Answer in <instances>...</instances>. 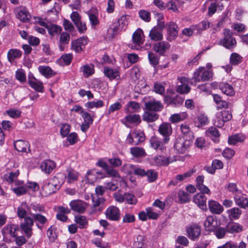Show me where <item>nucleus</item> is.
Here are the masks:
<instances>
[{"label":"nucleus","mask_w":248,"mask_h":248,"mask_svg":"<svg viewBox=\"0 0 248 248\" xmlns=\"http://www.w3.org/2000/svg\"><path fill=\"white\" fill-rule=\"evenodd\" d=\"M223 38L220 41V44L228 49L234 48L236 45V41L233 37V32L228 29L223 30Z\"/></svg>","instance_id":"nucleus-1"},{"label":"nucleus","mask_w":248,"mask_h":248,"mask_svg":"<svg viewBox=\"0 0 248 248\" xmlns=\"http://www.w3.org/2000/svg\"><path fill=\"white\" fill-rule=\"evenodd\" d=\"M192 141L186 139L185 137H179L174 143V149L177 154H183L187 150Z\"/></svg>","instance_id":"nucleus-2"},{"label":"nucleus","mask_w":248,"mask_h":248,"mask_svg":"<svg viewBox=\"0 0 248 248\" xmlns=\"http://www.w3.org/2000/svg\"><path fill=\"white\" fill-rule=\"evenodd\" d=\"M145 137L143 132L135 130L130 132L127 135L126 142L133 145H139L145 140Z\"/></svg>","instance_id":"nucleus-3"},{"label":"nucleus","mask_w":248,"mask_h":248,"mask_svg":"<svg viewBox=\"0 0 248 248\" xmlns=\"http://www.w3.org/2000/svg\"><path fill=\"white\" fill-rule=\"evenodd\" d=\"M164 101L168 106L178 107L183 105L184 98L177 94L175 96L164 95Z\"/></svg>","instance_id":"nucleus-4"},{"label":"nucleus","mask_w":248,"mask_h":248,"mask_svg":"<svg viewBox=\"0 0 248 248\" xmlns=\"http://www.w3.org/2000/svg\"><path fill=\"white\" fill-rule=\"evenodd\" d=\"M167 143L164 142V139L162 141L156 137H152L150 140L151 147L160 153H163L166 152V147L165 144Z\"/></svg>","instance_id":"nucleus-5"},{"label":"nucleus","mask_w":248,"mask_h":248,"mask_svg":"<svg viewBox=\"0 0 248 248\" xmlns=\"http://www.w3.org/2000/svg\"><path fill=\"white\" fill-rule=\"evenodd\" d=\"M219 224V221L216 216H209L204 220L203 225L206 231L212 232L217 229Z\"/></svg>","instance_id":"nucleus-6"},{"label":"nucleus","mask_w":248,"mask_h":248,"mask_svg":"<svg viewBox=\"0 0 248 248\" xmlns=\"http://www.w3.org/2000/svg\"><path fill=\"white\" fill-rule=\"evenodd\" d=\"M24 219V222L20 224V228L27 237L30 238L32 234L33 220L30 217H26Z\"/></svg>","instance_id":"nucleus-7"},{"label":"nucleus","mask_w":248,"mask_h":248,"mask_svg":"<svg viewBox=\"0 0 248 248\" xmlns=\"http://www.w3.org/2000/svg\"><path fill=\"white\" fill-rule=\"evenodd\" d=\"M158 132L164 137V142L168 143L170 140V136L172 133L171 124L168 123H162L159 126Z\"/></svg>","instance_id":"nucleus-8"},{"label":"nucleus","mask_w":248,"mask_h":248,"mask_svg":"<svg viewBox=\"0 0 248 248\" xmlns=\"http://www.w3.org/2000/svg\"><path fill=\"white\" fill-rule=\"evenodd\" d=\"M106 218L112 221H118L120 218V211L115 206L108 207L105 212Z\"/></svg>","instance_id":"nucleus-9"},{"label":"nucleus","mask_w":248,"mask_h":248,"mask_svg":"<svg viewBox=\"0 0 248 248\" xmlns=\"http://www.w3.org/2000/svg\"><path fill=\"white\" fill-rule=\"evenodd\" d=\"M69 205L73 211L79 213H83L87 207V203L79 200L72 201Z\"/></svg>","instance_id":"nucleus-10"},{"label":"nucleus","mask_w":248,"mask_h":248,"mask_svg":"<svg viewBox=\"0 0 248 248\" xmlns=\"http://www.w3.org/2000/svg\"><path fill=\"white\" fill-rule=\"evenodd\" d=\"M88 39L86 36H82L71 42V47L77 53L82 51V46H85L88 42Z\"/></svg>","instance_id":"nucleus-11"},{"label":"nucleus","mask_w":248,"mask_h":248,"mask_svg":"<svg viewBox=\"0 0 248 248\" xmlns=\"http://www.w3.org/2000/svg\"><path fill=\"white\" fill-rule=\"evenodd\" d=\"M145 108L146 110L157 113L163 109V105L160 101L154 99L145 102Z\"/></svg>","instance_id":"nucleus-12"},{"label":"nucleus","mask_w":248,"mask_h":248,"mask_svg":"<svg viewBox=\"0 0 248 248\" xmlns=\"http://www.w3.org/2000/svg\"><path fill=\"white\" fill-rule=\"evenodd\" d=\"M31 215L33 220V223L35 222L36 226L40 230H42L48 222L46 217L40 213H31Z\"/></svg>","instance_id":"nucleus-13"},{"label":"nucleus","mask_w":248,"mask_h":248,"mask_svg":"<svg viewBox=\"0 0 248 248\" xmlns=\"http://www.w3.org/2000/svg\"><path fill=\"white\" fill-rule=\"evenodd\" d=\"M167 28V39L169 41L174 40L178 34V26L176 23L170 22L166 25Z\"/></svg>","instance_id":"nucleus-14"},{"label":"nucleus","mask_w":248,"mask_h":248,"mask_svg":"<svg viewBox=\"0 0 248 248\" xmlns=\"http://www.w3.org/2000/svg\"><path fill=\"white\" fill-rule=\"evenodd\" d=\"M105 187L98 186L95 188L96 195H92V201L93 202V205L94 207L99 206L101 203H103L104 199L102 198L97 197L98 196H102L103 195L105 191Z\"/></svg>","instance_id":"nucleus-15"},{"label":"nucleus","mask_w":248,"mask_h":248,"mask_svg":"<svg viewBox=\"0 0 248 248\" xmlns=\"http://www.w3.org/2000/svg\"><path fill=\"white\" fill-rule=\"evenodd\" d=\"M186 232L189 239L195 240L201 234V228L197 224H192L187 228Z\"/></svg>","instance_id":"nucleus-16"},{"label":"nucleus","mask_w":248,"mask_h":248,"mask_svg":"<svg viewBox=\"0 0 248 248\" xmlns=\"http://www.w3.org/2000/svg\"><path fill=\"white\" fill-rule=\"evenodd\" d=\"M207 198L202 193H198L193 197V202L203 211H207Z\"/></svg>","instance_id":"nucleus-17"},{"label":"nucleus","mask_w":248,"mask_h":248,"mask_svg":"<svg viewBox=\"0 0 248 248\" xmlns=\"http://www.w3.org/2000/svg\"><path fill=\"white\" fill-rule=\"evenodd\" d=\"M170 44L166 41L158 42L154 44L153 49L160 55H164L166 52L170 47Z\"/></svg>","instance_id":"nucleus-18"},{"label":"nucleus","mask_w":248,"mask_h":248,"mask_svg":"<svg viewBox=\"0 0 248 248\" xmlns=\"http://www.w3.org/2000/svg\"><path fill=\"white\" fill-rule=\"evenodd\" d=\"M208 207L210 211L214 214H220L224 210L223 206L219 203L213 200L209 201Z\"/></svg>","instance_id":"nucleus-19"},{"label":"nucleus","mask_w":248,"mask_h":248,"mask_svg":"<svg viewBox=\"0 0 248 248\" xmlns=\"http://www.w3.org/2000/svg\"><path fill=\"white\" fill-rule=\"evenodd\" d=\"M16 17L21 21L29 22L31 18V15L25 7H21L16 14Z\"/></svg>","instance_id":"nucleus-20"},{"label":"nucleus","mask_w":248,"mask_h":248,"mask_svg":"<svg viewBox=\"0 0 248 248\" xmlns=\"http://www.w3.org/2000/svg\"><path fill=\"white\" fill-rule=\"evenodd\" d=\"M104 74L110 80L118 79L120 78V73L118 70L112 69L108 67H105Z\"/></svg>","instance_id":"nucleus-21"},{"label":"nucleus","mask_w":248,"mask_h":248,"mask_svg":"<svg viewBox=\"0 0 248 248\" xmlns=\"http://www.w3.org/2000/svg\"><path fill=\"white\" fill-rule=\"evenodd\" d=\"M15 149L20 152L28 153L30 151V144L28 142L23 140H17L14 142Z\"/></svg>","instance_id":"nucleus-22"},{"label":"nucleus","mask_w":248,"mask_h":248,"mask_svg":"<svg viewBox=\"0 0 248 248\" xmlns=\"http://www.w3.org/2000/svg\"><path fill=\"white\" fill-rule=\"evenodd\" d=\"M65 179L66 176L64 173H58L53 178L50 179L49 181L53 183L56 188L59 189L63 184Z\"/></svg>","instance_id":"nucleus-23"},{"label":"nucleus","mask_w":248,"mask_h":248,"mask_svg":"<svg viewBox=\"0 0 248 248\" xmlns=\"http://www.w3.org/2000/svg\"><path fill=\"white\" fill-rule=\"evenodd\" d=\"M223 8V5L220 1L215 0L212 2L208 8V15L212 16L218 10L221 11Z\"/></svg>","instance_id":"nucleus-24"},{"label":"nucleus","mask_w":248,"mask_h":248,"mask_svg":"<svg viewBox=\"0 0 248 248\" xmlns=\"http://www.w3.org/2000/svg\"><path fill=\"white\" fill-rule=\"evenodd\" d=\"M38 71L43 76L47 78L54 76L56 73L49 66L46 65H40L38 67Z\"/></svg>","instance_id":"nucleus-25"},{"label":"nucleus","mask_w":248,"mask_h":248,"mask_svg":"<svg viewBox=\"0 0 248 248\" xmlns=\"http://www.w3.org/2000/svg\"><path fill=\"white\" fill-rule=\"evenodd\" d=\"M180 129L182 133L183 134L182 137H185L186 139L193 141L194 139V134L187 124H182L180 126Z\"/></svg>","instance_id":"nucleus-26"},{"label":"nucleus","mask_w":248,"mask_h":248,"mask_svg":"<svg viewBox=\"0 0 248 248\" xmlns=\"http://www.w3.org/2000/svg\"><path fill=\"white\" fill-rule=\"evenodd\" d=\"M55 167V163L51 160L43 161L40 165L41 170L46 173H50Z\"/></svg>","instance_id":"nucleus-27"},{"label":"nucleus","mask_w":248,"mask_h":248,"mask_svg":"<svg viewBox=\"0 0 248 248\" xmlns=\"http://www.w3.org/2000/svg\"><path fill=\"white\" fill-rule=\"evenodd\" d=\"M159 115L155 112L146 110L143 115L142 119L144 121L147 123H152L158 119Z\"/></svg>","instance_id":"nucleus-28"},{"label":"nucleus","mask_w":248,"mask_h":248,"mask_svg":"<svg viewBox=\"0 0 248 248\" xmlns=\"http://www.w3.org/2000/svg\"><path fill=\"white\" fill-rule=\"evenodd\" d=\"M70 39V34L67 32H62L60 33L58 45L61 50H63L65 46L69 43Z\"/></svg>","instance_id":"nucleus-29"},{"label":"nucleus","mask_w":248,"mask_h":248,"mask_svg":"<svg viewBox=\"0 0 248 248\" xmlns=\"http://www.w3.org/2000/svg\"><path fill=\"white\" fill-rule=\"evenodd\" d=\"M66 173L64 174L67 178V182L69 183L76 181L78 179V173L72 168H68L65 171Z\"/></svg>","instance_id":"nucleus-30"},{"label":"nucleus","mask_w":248,"mask_h":248,"mask_svg":"<svg viewBox=\"0 0 248 248\" xmlns=\"http://www.w3.org/2000/svg\"><path fill=\"white\" fill-rule=\"evenodd\" d=\"M205 134L214 141L217 143L219 141L218 138L220 137V134L218 130L214 127H209L205 132Z\"/></svg>","instance_id":"nucleus-31"},{"label":"nucleus","mask_w":248,"mask_h":248,"mask_svg":"<svg viewBox=\"0 0 248 248\" xmlns=\"http://www.w3.org/2000/svg\"><path fill=\"white\" fill-rule=\"evenodd\" d=\"M149 37L154 41H158L163 39V31L156 28H153L150 31Z\"/></svg>","instance_id":"nucleus-32"},{"label":"nucleus","mask_w":248,"mask_h":248,"mask_svg":"<svg viewBox=\"0 0 248 248\" xmlns=\"http://www.w3.org/2000/svg\"><path fill=\"white\" fill-rule=\"evenodd\" d=\"M17 186L12 188V191L17 195L20 196L25 194L27 190L26 185L23 184V181H18L15 184Z\"/></svg>","instance_id":"nucleus-33"},{"label":"nucleus","mask_w":248,"mask_h":248,"mask_svg":"<svg viewBox=\"0 0 248 248\" xmlns=\"http://www.w3.org/2000/svg\"><path fill=\"white\" fill-rule=\"evenodd\" d=\"M124 120L125 121V125L126 123L134 124L135 125L139 124L141 122V119L139 114H129L126 115Z\"/></svg>","instance_id":"nucleus-34"},{"label":"nucleus","mask_w":248,"mask_h":248,"mask_svg":"<svg viewBox=\"0 0 248 248\" xmlns=\"http://www.w3.org/2000/svg\"><path fill=\"white\" fill-rule=\"evenodd\" d=\"M214 101L216 104V107L217 109L227 108H228V103L222 99L221 97L217 94H213Z\"/></svg>","instance_id":"nucleus-35"},{"label":"nucleus","mask_w":248,"mask_h":248,"mask_svg":"<svg viewBox=\"0 0 248 248\" xmlns=\"http://www.w3.org/2000/svg\"><path fill=\"white\" fill-rule=\"evenodd\" d=\"M219 87L222 92L228 96H232L235 93L232 86L227 83H221Z\"/></svg>","instance_id":"nucleus-36"},{"label":"nucleus","mask_w":248,"mask_h":248,"mask_svg":"<svg viewBox=\"0 0 248 248\" xmlns=\"http://www.w3.org/2000/svg\"><path fill=\"white\" fill-rule=\"evenodd\" d=\"M234 200L235 204L243 208H248V198L235 194Z\"/></svg>","instance_id":"nucleus-37"},{"label":"nucleus","mask_w":248,"mask_h":248,"mask_svg":"<svg viewBox=\"0 0 248 248\" xmlns=\"http://www.w3.org/2000/svg\"><path fill=\"white\" fill-rule=\"evenodd\" d=\"M209 123L208 118L204 114H200L196 117L195 121V125L198 127L207 125Z\"/></svg>","instance_id":"nucleus-38"},{"label":"nucleus","mask_w":248,"mask_h":248,"mask_svg":"<svg viewBox=\"0 0 248 248\" xmlns=\"http://www.w3.org/2000/svg\"><path fill=\"white\" fill-rule=\"evenodd\" d=\"M246 139V136L242 134H236L228 138L229 144L235 145L238 142H242Z\"/></svg>","instance_id":"nucleus-39"},{"label":"nucleus","mask_w":248,"mask_h":248,"mask_svg":"<svg viewBox=\"0 0 248 248\" xmlns=\"http://www.w3.org/2000/svg\"><path fill=\"white\" fill-rule=\"evenodd\" d=\"M29 210V206L26 202H22L17 207V214L20 218H25L27 215V211Z\"/></svg>","instance_id":"nucleus-40"},{"label":"nucleus","mask_w":248,"mask_h":248,"mask_svg":"<svg viewBox=\"0 0 248 248\" xmlns=\"http://www.w3.org/2000/svg\"><path fill=\"white\" fill-rule=\"evenodd\" d=\"M228 232L233 233H238L243 230V227L239 224L235 222L229 223L226 225Z\"/></svg>","instance_id":"nucleus-41"},{"label":"nucleus","mask_w":248,"mask_h":248,"mask_svg":"<svg viewBox=\"0 0 248 248\" xmlns=\"http://www.w3.org/2000/svg\"><path fill=\"white\" fill-rule=\"evenodd\" d=\"M42 189L47 195L54 193L59 190L49 180L43 185Z\"/></svg>","instance_id":"nucleus-42"},{"label":"nucleus","mask_w":248,"mask_h":248,"mask_svg":"<svg viewBox=\"0 0 248 248\" xmlns=\"http://www.w3.org/2000/svg\"><path fill=\"white\" fill-rule=\"evenodd\" d=\"M187 114L186 112H182L179 113H175L172 114L170 117V120L172 123H176L185 120L187 118Z\"/></svg>","instance_id":"nucleus-43"},{"label":"nucleus","mask_w":248,"mask_h":248,"mask_svg":"<svg viewBox=\"0 0 248 248\" xmlns=\"http://www.w3.org/2000/svg\"><path fill=\"white\" fill-rule=\"evenodd\" d=\"M130 150L131 154L136 157H144L146 155L145 150L142 148L134 147Z\"/></svg>","instance_id":"nucleus-44"},{"label":"nucleus","mask_w":248,"mask_h":248,"mask_svg":"<svg viewBox=\"0 0 248 248\" xmlns=\"http://www.w3.org/2000/svg\"><path fill=\"white\" fill-rule=\"evenodd\" d=\"M179 203L184 204L190 201V195L183 190H180L177 193Z\"/></svg>","instance_id":"nucleus-45"},{"label":"nucleus","mask_w":248,"mask_h":248,"mask_svg":"<svg viewBox=\"0 0 248 248\" xmlns=\"http://www.w3.org/2000/svg\"><path fill=\"white\" fill-rule=\"evenodd\" d=\"M154 160L157 166H167L170 163L169 158L163 155L155 156Z\"/></svg>","instance_id":"nucleus-46"},{"label":"nucleus","mask_w":248,"mask_h":248,"mask_svg":"<svg viewBox=\"0 0 248 248\" xmlns=\"http://www.w3.org/2000/svg\"><path fill=\"white\" fill-rule=\"evenodd\" d=\"M80 70L84 76L89 77L94 73V65L92 63L85 64L80 68Z\"/></svg>","instance_id":"nucleus-47"},{"label":"nucleus","mask_w":248,"mask_h":248,"mask_svg":"<svg viewBox=\"0 0 248 248\" xmlns=\"http://www.w3.org/2000/svg\"><path fill=\"white\" fill-rule=\"evenodd\" d=\"M18 230V226L15 224H8L4 227L5 232L10 235L11 236L15 237L17 235L16 231Z\"/></svg>","instance_id":"nucleus-48"},{"label":"nucleus","mask_w":248,"mask_h":248,"mask_svg":"<svg viewBox=\"0 0 248 248\" xmlns=\"http://www.w3.org/2000/svg\"><path fill=\"white\" fill-rule=\"evenodd\" d=\"M19 174V170H16L15 171L11 172L9 174H5L4 177L5 180L8 182L15 183L16 184V182L18 181V180H17V178Z\"/></svg>","instance_id":"nucleus-49"},{"label":"nucleus","mask_w":248,"mask_h":248,"mask_svg":"<svg viewBox=\"0 0 248 248\" xmlns=\"http://www.w3.org/2000/svg\"><path fill=\"white\" fill-rule=\"evenodd\" d=\"M21 56V52L17 49H11L7 53V57L10 62L13 61Z\"/></svg>","instance_id":"nucleus-50"},{"label":"nucleus","mask_w":248,"mask_h":248,"mask_svg":"<svg viewBox=\"0 0 248 248\" xmlns=\"http://www.w3.org/2000/svg\"><path fill=\"white\" fill-rule=\"evenodd\" d=\"M47 29L49 34L52 36L60 34L62 31V28L61 26L53 24L48 25Z\"/></svg>","instance_id":"nucleus-51"},{"label":"nucleus","mask_w":248,"mask_h":248,"mask_svg":"<svg viewBox=\"0 0 248 248\" xmlns=\"http://www.w3.org/2000/svg\"><path fill=\"white\" fill-rule=\"evenodd\" d=\"M29 84L30 86L35 91L42 93L44 90V86L43 83L39 81H37L36 79L34 81L29 80Z\"/></svg>","instance_id":"nucleus-52"},{"label":"nucleus","mask_w":248,"mask_h":248,"mask_svg":"<svg viewBox=\"0 0 248 248\" xmlns=\"http://www.w3.org/2000/svg\"><path fill=\"white\" fill-rule=\"evenodd\" d=\"M124 202L129 204H136L137 203V199L136 197L130 193H124Z\"/></svg>","instance_id":"nucleus-53"},{"label":"nucleus","mask_w":248,"mask_h":248,"mask_svg":"<svg viewBox=\"0 0 248 248\" xmlns=\"http://www.w3.org/2000/svg\"><path fill=\"white\" fill-rule=\"evenodd\" d=\"M127 112L133 113L137 112L140 108V106L139 103L135 101H130L127 104Z\"/></svg>","instance_id":"nucleus-54"},{"label":"nucleus","mask_w":248,"mask_h":248,"mask_svg":"<svg viewBox=\"0 0 248 248\" xmlns=\"http://www.w3.org/2000/svg\"><path fill=\"white\" fill-rule=\"evenodd\" d=\"M75 219L76 222L78 224L80 228H85L88 224V220L86 217L82 215H78L75 216Z\"/></svg>","instance_id":"nucleus-55"},{"label":"nucleus","mask_w":248,"mask_h":248,"mask_svg":"<svg viewBox=\"0 0 248 248\" xmlns=\"http://www.w3.org/2000/svg\"><path fill=\"white\" fill-rule=\"evenodd\" d=\"M142 31L141 30H138L133 34L132 39L133 43L137 45L140 46L142 44L141 40V34Z\"/></svg>","instance_id":"nucleus-56"},{"label":"nucleus","mask_w":248,"mask_h":248,"mask_svg":"<svg viewBox=\"0 0 248 248\" xmlns=\"http://www.w3.org/2000/svg\"><path fill=\"white\" fill-rule=\"evenodd\" d=\"M243 60V58L236 53H232L230 58V62L232 65H238Z\"/></svg>","instance_id":"nucleus-57"},{"label":"nucleus","mask_w":248,"mask_h":248,"mask_svg":"<svg viewBox=\"0 0 248 248\" xmlns=\"http://www.w3.org/2000/svg\"><path fill=\"white\" fill-rule=\"evenodd\" d=\"M228 213L231 218L236 219L239 217L242 212L239 208L237 207H234L229 210L228 211Z\"/></svg>","instance_id":"nucleus-58"},{"label":"nucleus","mask_w":248,"mask_h":248,"mask_svg":"<svg viewBox=\"0 0 248 248\" xmlns=\"http://www.w3.org/2000/svg\"><path fill=\"white\" fill-rule=\"evenodd\" d=\"M196 170L194 169L188 170L186 172L183 174H178L175 176V179L177 182L182 181L186 178L190 177L192 176L193 173L195 172Z\"/></svg>","instance_id":"nucleus-59"},{"label":"nucleus","mask_w":248,"mask_h":248,"mask_svg":"<svg viewBox=\"0 0 248 248\" xmlns=\"http://www.w3.org/2000/svg\"><path fill=\"white\" fill-rule=\"evenodd\" d=\"M216 116L223 119L226 122L231 120L232 118V113L228 110L218 112L217 113Z\"/></svg>","instance_id":"nucleus-60"},{"label":"nucleus","mask_w":248,"mask_h":248,"mask_svg":"<svg viewBox=\"0 0 248 248\" xmlns=\"http://www.w3.org/2000/svg\"><path fill=\"white\" fill-rule=\"evenodd\" d=\"M104 105V102L99 100L96 101L88 102L85 104V107L89 108H99L102 107Z\"/></svg>","instance_id":"nucleus-61"},{"label":"nucleus","mask_w":248,"mask_h":248,"mask_svg":"<svg viewBox=\"0 0 248 248\" xmlns=\"http://www.w3.org/2000/svg\"><path fill=\"white\" fill-rule=\"evenodd\" d=\"M144 237L142 235H139L137 236L136 240L133 243V248H144Z\"/></svg>","instance_id":"nucleus-62"},{"label":"nucleus","mask_w":248,"mask_h":248,"mask_svg":"<svg viewBox=\"0 0 248 248\" xmlns=\"http://www.w3.org/2000/svg\"><path fill=\"white\" fill-rule=\"evenodd\" d=\"M214 232L216 237L218 239H221L225 236L228 231L226 227L225 228L217 227Z\"/></svg>","instance_id":"nucleus-63"},{"label":"nucleus","mask_w":248,"mask_h":248,"mask_svg":"<svg viewBox=\"0 0 248 248\" xmlns=\"http://www.w3.org/2000/svg\"><path fill=\"white\" fill-rule=\"evenodd\" d=\"M210 27V22L207 20H204L200 23L195 26V29L197 31V32L205 30Z\"/></svg>","instance_id":"nucleus-64"}]
</instances>
